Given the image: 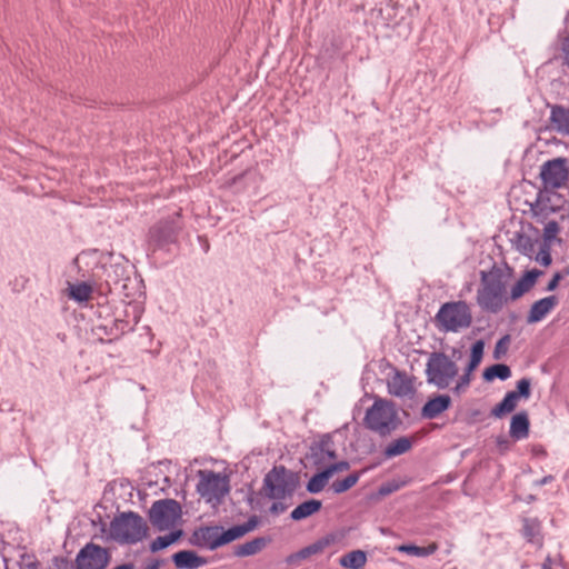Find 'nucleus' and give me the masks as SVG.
I'll list each match as a JSON object with an SVG mask.
<instances>
[{"instance_id": "obj_43", "label": "nucleus", "mask_w": 569, "mask_h": 569, "mask_svg": "<svg viewBox=\"0 0 569 569\" xmlns=\"http://www.w3.org/2000/svg\"><path fill=\"white\" fill-rule=\"evenodd\" d=\"M310 555L308 552V549L307 547L302 548L301 550H299L298 552L291 555L289 558H288V561L289 562H292L295 560H300V559H307L309 558Z\"/></svg>"}, {"instance_id": "obj_45", "label": "nucleus", "mask_w": 569, "mask_h": 569, "mask_svg": "<svg viewBox=\"0 0 569 569\" xmlns=\"http://www.w3.org/2000/svg\"><path fill=\"white\" fill-rule=\"evenodd\" d=\"M562 51L565 63L569 67V37L563 41Z\"/></svg>"}, {"instance_id": "obj_42", "label": "nucleus", "mask_w": 569, "mask_h": 569, "mask_svg": "<svg viewBox=\"0 0 569 569\" xmlns=\"http://www.w3.org/2000/svg\"><path fill=\"white\" fill-rule=\"evenodd\" d=\"M326 546H327L326 541L319 540V541H316V542L307 546V549H308L309 555L312 556V555L322 552V550L325 549Z\"/></svg>"}, {"instance_id": "obj_5", "label": "nucleus", "mask_w": 569, "mask_h": 569, "mask_svg": "<svg viewBox=\"0 0 569 569\" xmlns=\"http://www.w3.org/2000/svg\"><path fill=\"white\" fill-rule=\"evenodd\" d=\"M110 536L121 543L141 541L148 531L146 521L134 512H123L110 522Z\"/></svg>"}, {"instance_id": "obj_26", "label": "nucleus", "mask_w": 569, "mask_h": 569, "mask_svg": "<svg viewBox=\"0 0 569 569\" xmlns=\"http://www.w3.org/2000/svg\"><path fill=\"white\" fill-rule=\"evenodd\" d=\"M511 377V370L509 366L505 363H497L491 367H488L483 371V379L486 381H491L495 378H498L500 380H507Z\"/></svg>"}, {"instance_id": "obj_47", "label": "nucleus", "mask_w": 569, "mask_h": 569, "mask_svg": "<svg viewBox=\"0 0 569 569\" xmlns=\"http://www.w3.org/2000/svg\"><path fill=\"white\" fill-rule=\"evenodd\" d=\"M480 363L478 362H475V361H471L469 360V363L465 370L466 373H469L470 376L472 375V372L477 369V367L479 366Z\"/></svg>"}, {"instance_id": "obj_14", "label": "nucleus", "mask_w": 569, "mask_h": 569, "mask_svg": "<svg viewBox=\"0 0 569 569\" xmlns=\"http://www.w3.org/2000/svg\"><path fill=\"white\" fill-rule=\"evenodd\" d=\"M450 405L451 399L448 395H438L423 405L421 416L425 419H435L449 409Z\"/></svg>"}, {"instance_id": "obj_6", "label": "nucleus", "mask_w": 569, "mask_h": 569, "mask_svg": "<svg viewBox=\"0 0 569 569\" xmlns=\"http://www.w3.org/2000/svg\"><path fill=\"white\" fill-rule=\"evenodd\" d=\"M197 492L208 503L220 505L230 491L229 477L212 470H199Z\"/></svg>"}, {"instance_id": "obj_36", "label": "nucleus", "mask_w": 569, "mask_h": 569, "mask_svg": "<svg viewBox=\"0 0 569 569\" xmlns=\"http://www.w3.org/2000/svg\"><path fill=\"white\" fill-rule=\"evenodd\" d=\"M471 382V376L469 373L463 372L452 388L453 393L461 395L467 391Z\"/></svg>"}, {"instance_id": "obj_16", "label": "nucleus", "mask_w": 569, "mask_h": 569, "mask_svg": "<svg viewBox=\"0 0 569 569\" xmlns=\"http://www.w3.org/2000/svg\"><path fill=\"white\" fill-rule=\"evenodd\" d=\"M530 421L526 411H520L511 418L509 435L513 440H522L529 436Z\"/></svg>"}, {"instance_id": "obj_51", "label": "nucleus", "mask_w": 569, "mask_h": 569, "mask_svg": "<svg viewBox=\"0 0 569 569\" xmlns=\"http://www.w3.org/2000/svg\"><path fill=\"white\" fill-rule=\"evenodd\" d=\"M551 479H552V477H551V476L545 477V478L541 480V483H542V485H545V483L549 482Z\"/></svg>"}, {"instance_id": "obj_49", "label": "nucleus", "mask_w": 569, "mask_h": 569, "mask_svg": "<svg viewBox=\"0 0 569 569\" xmlns=\"http://www.w3.org/2000/svg\"><path fill=\"white\" fill-rule=\"evenodd\" d=\"M113 569H134V566L132 563H123V565L117 566Z\"/></svg>"}, {"instance_id": "obj_1", "label": "nucleus", "mask_w": 569, "mask_h": 569, "mask_svg": "<svg viewBox=\"0 0 569 569\" xmlns=\"http://www.w3.org/2000/svg\"><path fill=\"white\" fill-rule=\"evenodd\" d=\"M541 273L537 269L529 270L510 288L512 269L495 263L489 270L480 271L476 302L482 311L497 315L510 301H516L529 292Z\"/></svg>"}, {"instance_id": "obj_34", "label": "nucleus", "mask_w": 569, "mask_h": 569, "mask_svg": "<svg viewBox=\"0 0 569 569\" xmlns=\"http://www.w3.org/2000/svg\"><path fill=\"white\" fill-rule=\"evenodd\" d=\"M331 440L328 438V439H323L320 441L319 443V455H320V459L319 460H325L326 458L328 459H335L336 458V451L331 448Z\"/></svg>"}, {"instance_id": "obj_11", "label": "nucleus", "mask_w": 569, "mask_h": 569, "mask_svg": "<svg viewBox=\"0 0 569 569\" xmlns=\"http://www.w3.org/2000/svg\"><path fill=\"white\" fill-rule=\"evenodd\" d=\"M109 562L107 549L94 545H86L77 556V569H104Z\"/></svg>"}, {"instance_id": "obj_27", "label": "nucleus", "mask_w": 569, "mask_h": 569, "mask_svg": "<svg viewBox=\"0 0 569 569\" xmlns=\"http://www.w3.org/2000/svg\"><path fill=\"white\" fill-rule=\"evenodd\" d=\"M438 550V545L432 542L427 547H419L415 545H402L399 547V551L406 552L417 557H427L433 555Z\"/></svg>"}, {"instance_id": "obj_22", "label": "nucleus", "mask_w": 569, "mask_h": 569, "mask_svg": "<svg viewBox=\"0 0 569 569\" xmlns=\"http://www.w3.org/2000/svg\"><path fill=\"white\" fill-rule=\"evenodd\" d=\"M412 447V440L408 437H400L391 441L383 451L387 458H393L408 452Z\"/></svg>"}, {"instance_id": "obj_18", "label": "nucleus", "mask_w": 569, "mask_h": 569, "mask_svg": "<svg viewBox=\"0 0 569 569\" xmlns=\"http://www.w3.org/2000/svg\"><path fill=\"white\" fill-rule=\"evenodd\" d=\"M550 121L557 132L569 136V108L559 104L552 106Z\"/></svg>"}, {"instance_id": "obj_21", "label": "nucleus", "mask_w": 569, "mask_h": 569, "mask_svg": "<svg viewBox=\"0 0 569 569\" xmlns=\"http://www.w3.org/2000/svg\"><path fill=\"white\" fill-rule=\"evenodd\" d=\"M367 562V555L362 550H353L339 560L340 566L348 569H363Z\"/></svg>"}, {"instance_id": "obj_15", "label": "nucleus", "mask_w": 569, "mask_h": 569, "mask_svg": "<svg viewBox=\"0 0 569 569\" xmlns=\"http://www.w3.org/2000/svg\"><path fill=\"white\" fill-rule=\"evenodd\" d=\"M385 1L386 0L362 1L358 9H361L366 13V23L377 26L385 22V19L382 17Z\"/></svg>"}, {"instance_id": "obj_50", "label": "nucleus", "mask_w": 569, "mask_h": 569, "mask_svg": "<svg viewBox=\"0 0 569 569\" xmlns=\"http://www.w3.org/2000/svg\"><path fill=\"white\" fill-rule=\"evenodd\" d=\"M171 559H172V561L174 562V565L178 567V560H179L178 552L173 553V555L171 556Z\"/></svg>"}, {"instance_id": "obj_8", "label": "nucleus", "mask_w": 569, "mask_h": 569, "mask_svg": "<svg viewBox=\"0 0 569 569\" xmlns=\"http://www.w3.org/2000/svg\"><path fill=\"white\" fill-rule=\"evenodd\" d=\"M298 483L297 475L284 466H274L263 479V488L270 499H283L291 496Z\"/></svg>"}, {"instance_id": "obj_44", "label": "nucleus", "mask_w": 569, "mask_h": 569, "mask_svg": "<svg viewBox=\"0 0 569 569\" xmlns=\"http://www.w3.org/2000/svg\"><path fill=\"white\" fill-rule=\"evenodd\" d=\"M523 535L529 539L532 540L533 538V526L530 520L526 519L523 522Z\"/></svg>"}, {"instance_id": "obj_30", "label": "nucleus", "mask_w": 569, "mask_h": 569, "mask_svg": "<svg viewBox=\"0 0 569 569\" xmlns=\"http://www.w3.org/2000/svg\"><path fill=\"white\" fill-rule=\"evenodd\" d=\"M176 541H178V530H170L168 535L154 539L150 545V549L152 552H157L169 547Z\"/></svg>"}, {"instance_id": "obj_41", "label": "nucleus", "mask_w": 569, "mask_h": 569, "mask_svg": "<svg viewBox=\"0 0 569 569\" xmlns=\"http://www.w3.org/2000/svg\"><path fill=\"white\" fill-rule=\"evenodd\" d=\"M509 336H503L501 339L498 340L495 347V358H499V353H503L507 350V345L509 343Z\"/></svg>"}, {"instance_id": "obj_32", "label": "nucleus", "mask_w": 569, "mask_h": 569, "mask_svg": "<svg viewBox=\"0 0 569 569\" xmlns=\"http://www.w3.org/2000/svg\"><path fill=\"white\" fill-rule=\"evenodd\" d=\"M406 485L405 481H397V480H391V481H388V482H385L382 483L379 489H378V492L380 496L382 497H386V496H389L396 491H398L399 489H401L403 486Z\"/></svg>"}, {"instance_id": "obj_38", "label": "nucleus", "mask_w": 569, "mask_h": 569, "mask_svg": "<svg viewBox=\"0 0 569 569\" xmlns=\"http://www.w3.org/2000/svg\"><path fill=\"white\" fill-rule=\"evenodd\" d=\"M536 260L545 267H547L551 263V260H552L551 254H550L549 248L546 244H543L540 248V250L537 252Z\"/></svg>"}, {"instance_id": "obj_25", "label": "nucleus", "mask_w": 569, "mask_h": 569, "mask_svg": "<svg viewBox=\"0 0 569 569\" xmlns=\"http://www.w3.org/2000/svg\"><path fill=\"white\" fill-rule=\"evenodd\" d=\"M518 399L516 393H511L510 391L506 393L505 398L499 402L492 410L491 415L500 418L506 413L513 411L517 407Z\"/></svg>"}, {"instance_id": "obj_35", "label": "nucleus", "mask_w": 569, "mask_h": 569, "mask_svg": "<svg viewBox=\"0 0 569 569\" xmlns=\"http://www.w3.org/2000/svg\"><path fill=\"white\" fill-rule=\"evenodd\" d=\"M530 385L531 381L528 378H522L517 382V390L510 391L511 393H516L517 399L520 397L529 398L530 396Z\"/></svg>"}, {"instance_id": "obj_2", "label": "nucleus", "mask_w": 569, "mask_h": 569, "mask_svg": "<svg viewBox=\"0 0 569 569\" xmlns=\"http://www.w3.org/2000/svg\"><path fill=\"white\" fill-rule=\"evenodd\" d=\"M258 525L259 518L253 515L244 523L237 525L228 529L218 525L200 526L193 530L190 537V543L199 548L217 550L218 548L238 540L253 531Z\"/></svg>"}, {"instance_id": "obj_17", "label": "nucleus", "mask_w": 569, "mask_h": 569, "mask_svg": "<svg viewBox=\"0 0 569 569\" xmlns=\"http://www.w3.org/2000/svg\"><path fill=\"white\" fill-rule=\"evenodd\" d=\"M150 237L159 242H172L176 239V223L174 220L160 221L150 230Z\"/></svg>"}, {"instance_id": "obj_19", "label": "nucleus", "mask_w": 569, "mask_h": 569, "mask_svg": "<svg viewBox=\"0 0 569 569\" xmlns=\"http://www.w3.org/2000/svg\"><path fill=\"white\" fill-rule=\"evenodd\" d=\"M269 542V539L264 537H257L250 541L237 546L234 549V556L248 557L259 553Z\"/></svg>"}, {"instance_id": "obj_24", "label": "nucleus", "mask_w": 569, "mask_h": 569, "mask_svg": "<svg viewBox=\"0 0 569 569\" xmlns=\"http://www.w3.org/2000/svg\"><path fill=\"white\" fill-rule=\"evenodd\" d=\"M208 562L207 558L199 556L196 551H180V568L198 569L206 566Z\"/></svg>"}, {"instance_id": "obj_46", "label": "nucleus", "mask_w": 569, "mask_h": 569, "mask_svg": "<svg viewBox=\"0 0 569 569\" xmlns=\"http://www.w3.org/2000/svg\"><path fill=\"white\" fill-rule=\"evenodd\" d=\"M287 509V507L281 502H273L270 507V511L272 513H280L283 512Z\"/></svg>"}, {"instance_id": "obj_4", "label": "nucleus", "mask_w": 569, "mask_h": 569, "mask_svg": "<svg viewBox=\"0 0 569 569\" xmlns=\"http://www.w3.org/2000/svg\"><path fill=\"white\" fill-rule=\"evenodd\" d=\"M435 319L441 331L458 332L471 326L472 313L466 301H451L440 307Z\"/></svg>"}, {"instance_id": "obj_20", "label": "nucleus", "mask_w": 569, "mask_h": 569, "mask_svg": "<svg viewBox=\"0 0 569 569\" xmlns=\"http://www.w3.org/2000/svg\"><path fill=\"white\" fill-rule=\"evenodd\" d=\"M322 507V503L320 500L310 499L308 501H305L300 503L298 507H296L291 513L290 518L295 521H300L302 519H306L310 517L311 515L318 512Z\"/></svg>"}, {"instance_id": "obj_7", "label": "nucleus", "mask_w": 569, "mask_h": 569, "mask_svg": "<svg viewBox=\"0 0 569 569\" xmlns=\"http://www.w3.org/2000/svg\"><path fill=\"white\" fill-rule=\"evenodd\" d=\"M458 375L457 363L443 352H432L426 365L427 381L438 389H446Z\"/></svg>"}, {"instance_id": "obj_3", "label": "nucleus", "mask_w": 569, "mask_h": 569, "mask_svg": "<svg viewBox=\"0 0 569 569\" xmlns=\"http://www.w3.org/2000/svg\"><path fill=\"white\" fill-rule=\"evenodd\" d=\"M363 423L370 431L386 437L399 428L401 419L391 400L377 397L372 406L367 409Z\"/></svg>"}, {"instance_id": "obj_12", "label": "nucleus", "mask_w": 569, "mask_h": 569, "mask_svg": "<svg viewBox=\"0 0 569 569\" xmlns=\"http://www.w3.org/2000/svg\"><path fill=\"white\" fill-rule=\"evenodd\" d=\"M388 391L396 397H407L413 393L415 388L412 380L406 372L397 370L395 375L388 380Z\"/></svg>"}, {"instance_id": "obj_48", "label": "nucleus", "mask_w": 569, "mask_h": 569, "mask_svg": "<svg viewBox=\"0 0 569 569\" xmlns=\"http://www.w3.org/2000/svg\"><path fill=\"white\" fill-rule=\"evenodd\" d=\"M162 563H163V561L154 560V561H151L150 563H148L144 567V569H159Z\"/></svg>"}, {"instance_id": "obj_40", "label": "nucleus", "mask_w": 569, "mask_h": 569, "mask_svg": "<svg viewBox=\"0 0 569 569\" xmlns=\"http://www.w3.org/2000/svg\"><path fill=\"white\" fill-rule=\"evenodd\" d=\"M563 276H569V268L565 269L563 272H556L552 279L547 284V290H555L558 287L560 280L563 278Z\"/></svg>"}, {"instance_id": "obj_10", "label": "nucleus", "mask_w": 569, "mask_h": 569, "mask_svg": "<svg viewBox=\"0 0 569 569\" xmlns=\"http://www.w3.org/2000/svg\"><path fill=\"white\" fill-rule=\"evenodd\" d=\"M569 171L565 158L546 161L540 169V178L546 188L558 189L568 180Z\"/></svg>"}, {"instance_id": "obj_31", "label": "nucleus", "mask_w": 569, "mask_h": 569, "mask_svg": "<svg viewBox=\"0 0 569 569\" xmlns=\"http://www.w3.org/2000/svg\"><path fill=\"white\" fill-rule=\"evenodd\" d=\"M515 244L517 250L525 256L530 257L535 252V243L531 238L526 234L517 233Z\"/></svg>"}, {"instance_id": "obj_29", "label": "nucleus", "mask_w": 569, "mask_h": 569, "mask_svg": "<svg viewBox=\"0 0 569 569\" xmlns=\"http://www.w3.org/2000/svg\"><path fill=\"white\" fill-rule=\"evenodd\" d=\"M359 478H360V473L353 472V473L347 476L342 480L333 481L331 485V489L333 490L335 493L346 492L349 489H351L353 486L357 485V482L359 481Z\"/></svg>"}, {"instance_id": "obj_33", "label": "nucleus", "mask_w": 569, "mask_h": 569, "mask_svg": "<svg viewBox=\"0 0 569 569\" xmlns=\"http://www.w3.org/2000/svg\"><path fill=\"white\" fill-rule=\"evenodd\" d=\"M551 197L559 198V194L556 192H548V191L539 192L538 198H537V206L540 208L541 211H547L549 209L551 211L556 210V208L553 206L548 204L551 200Z\"/></svg>"}, {"instance_id": "obj_9", "label": "nucleus", "mask_w": 569, "mask_h": 569, "mask_svg": "<svg viewBox=\"0 0 569 569\" xmlns=\"http://www.w3.org/2000/svg\"><path fill=\"white\" fill-rule=\"evenodd\" d=\"M149 518L158 530H174L178 521V502L172 499L156 501L149 511Z\"/></svg>"}, {"instance_id": "obj_23", "label": "nucleus", "mask_w": 569, "mask_h": 569, "mask_svg": "<svg viewBox=\"0 0 569 569\" xmlns=\"http://www.w3.org/2000/svg\"><path fill=\"white\" fill-rule=\"evenodd\" d=\"M92 287L87 282L68 283V297L77 302H86L90 299Z\"/></svg>"}, {"instance_id": "obj_13", "label": "nucleus", "mask_w": 569, "mask_h": 569, "mask_svg": "<svg viewBox=\"0 0 569 569\" xmlns=\"http://www.w3.org/2000/svg\"><path fill=\"white\" fill-rule=\"evenodd\" d=\"M558 305V299L556 296L545 297L531 306L528 316V323H536L541 321L556 306Z\"/></svg>"}, {"instance_id": "obj_28", "label": "nucleus", "mask_w": 569, "mask_h": 569, "mask_svg": "<svg viewBox=\"0 0 569 569\" xmlns=\"http://www.w3.org/2000/svg\"><path fill=\"white\" fill-rule=\"evenodd\" d=\"M329 479L330 476L328 475L326 469H323L322 471L311 477V479L307 483V490L310 493H318L326 487Z\"/></svg>"}, {"instance_id": "obj_39", "label": "nucleus", "mask_w": 569, "mask_h": 569, "mask_svg": "<svg viewBox=\"0 0 569 569\" xmlns=\"http://www.w3.org/2000/svg\"><path fill=\"white\" fill-rule=\"evenodd\" d=\"M349 468H350V463L348 461L343 460V461L332 463L325 469L331 478L336 472L347 471V470H349Z\"/></svg>"}, {"instance_id": "obj_37", "label": "nucleus", "mask_w": 569, "mask_h": 569, "mask_svg": "<svg viewBox=\"0 0 569 569\" xmlns=\"http://www.w3.org/2000/svg\"><path fill=\"white\" fill-rule=\"evenodd\" d=\"M485 342L476 341L471 347L470 360L480 363L483 357Z\"/></svg>"}]
</instances>
